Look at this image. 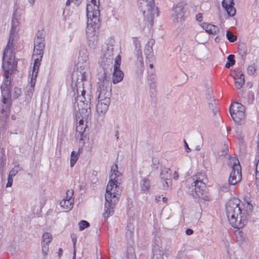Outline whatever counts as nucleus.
<instances>
[{"instance_id": "f257e3e1", "label": "nucleus", "mask_w": 259, "mask_h": 259, "mask_svg": "<svg viewBox=\"0 0 259 259\" xmlns=\"http://www.w3.org/2000/svg\"><path fill=\"white\" fill-rule=\"evenodd\" d=\"M90 75L89 63L86 61L79 65L77 70L73 72L72 75L73 81H75V87L78 94L81 95L77 97L78 110L82 114L83 118L88 117L91 114V103L92 96L91 91L87 92L84 90V83Z\"/></svg>"}, {"instance_id": "f03ea898", "label": "nucleus", "mask_w": 259, "mask_h": 259, "mask_svg": "<svg viewBox=\"0 0 259 259\" xmlns=\"http://www.w3.org/2000/svg\"><path fill=\"white\" fill-rule=\"evenodd\" d=\"M122 175L118 170V166L116 164L113 165L111 168L110 180L106 187L105 198V203L103 217L105 219L108 218L114 213V208L118 202L119 197L121 189L120 185L121 183Z\"/></svg>"}, {"instance_id": "7ed1b4c3", "label": "nucleus", "mask_w": 259, "mask_h": 259, "mask_svg": "<svg viewBox=\"0 0 259 259\" xmlns=\"http://www.w3.org/2000/svg\"><path fill=\"white\" fill-rule=\"evenodd\" d=\"M242 209L240 206V200L234 198L229 200L226 206V215L230 225L234 228H242L246 224L253 206L247 202Z\"/></svg>"}, {"instance_id": "20e7f679", "label": "nucleus", "mask_w": 259, "mask_h": 259, "mask_svg": "<svg viewBox=\"0 0 259 259\" xmlns=\"http://www.w3.org/2000/svg\"><path fill=\"white\" fill-rule=\"evenodd\" d=\"M11 43L9 42L3 54L2 68L4 71V81L1 89H10L11 81L9 79L15 66V55L14 52L10 49Z\"/></svg>"}, {"instance_id": "39448f33", "label": "nucleus", "mask_w": 259, "mask_h": 259, "mask_svg": "<svg viewBox=\"0 0 259 259\" xmlns=\"http://www.w3.org/2000/svg\"><path fill=\"white\" fill-rule=\"evenodd\" d=\"M87 16L88 18L86 30H97L100 27L99 0H87Z\"/></svg>"}, {"instance_id": "423d86ee", "label": "nucleus", "mask_w": 259, "mask_h": 259, "mask_svg": "<svg viewBox=\"0 0 259 259\" xmlns=\"http://www.w3.org/2000/svg\"><path fill=\"white\" fill-rule=\"evenodd\" d=\"M154 0H138V5L140 11L142 12L145 19L151 25L154 22L155 15L158 14V9L155 7Z\"/></svg>"}, {"instance_id": "0eeeda50", "label": "nucleus", "mask_w": 259, "mask_h": 259, "mask_svg": "<svg viewBox=\"0 0 259 259\" xmlns=\"http://www.w3.org/2000/svg\"><path fill=\"white\" fill-rule=\"evenodd\" d=\"M45 39L42 32L38 31L34 39V50L32 58L34 60V68H39L40 65L45 49Z\"/></svg>"}, {"instance_id": "6e6552de", "label": "nucleus", "mask_w": 259, "mask_h": 259, "mask_svg": "<svg viewBox=\"0 0 259 259\" xmlns=\"http://www.w3.org/2000/svg\"><path fill=\"white\" fill-rule=\"evenodd\" d=\"M193 180L194 185L192 186V190L191 194L194 197L201 198L204 200L208 201L209 197L205 191V184L201 180L197 179L196 176L195 177H193Z\"/></svg>"}, {"instance_id": "1a4fd4ad", "label": "nucleus", "mask_w": 259, "mask_h": 259, "mask_svg": "<svg viewBox=\"0 0 259 259\" xmlns=\"http://www.w3.org/2000/svg\"><path fill=\"white\" fill-rule=\"evenodd\" d=\"M229 178V184L230 185H235L240 182L242 178L241 167L238 159L234 158Z\"/></svg>"}, {"instance_id": "9d476101", "label": "nucleus", "mask_w": 259, "mask_h": 259, "mask_svg": "<svg viewBox=\"0 0 259 259\" xmlns=\"http://www.w3.org/2000/svg\"><path fill=\"white\" fill-rule=\"evenodd\" d=\"M111 88L110 86H105V84L99 85L97 91V94H98V101H105V100H108V102H111Z\"/></svg>"}, {"instance_id": "9b49d317", "label": "nucleus", "mask_w": 259, "mask_h": 259, "mask_svg": "<svg viewBox=\"0 0 259 259\" xmlns=\"http://www.w3.org/2000/svg\"><path fill=\"white\" fill-rule=\"evenodd\" d=\"M172 17L176 22L184 20L185 6L183 3H179L172 9Z\"/></svg>"}, {"instance_id": "f8f14e48", "label": "nucleus", "mask_w": 259, "mask_h": 259, "mask_svg": "<svg viewBox=\"0 0 259 259\" xmlns=\"http://www.w3.org/2000/svg\"><path fill=\"white\" fill-rule=\"evenodd\" d=\"M171 171L169 168L167 167L161 168L160 178L165 183V184H163L164 189L167 188L171 184Z\"/></svg>"}, {"instance_id": "ddd939ff", "label": "nucleus", "mask_w": 259, "mask_h": 259, "mask_svg": "<svg viewBox=\"0 0 259 259\" xmlns=\"http://www.w3.org/2000/svg\"><path fill=\"white\" fill-rule=\"evenodd\" d=\"M39 68H34V66H33V70L32 72V76L31 78V80L30 82V85L28 88L27 93L26 96H28L29 98H31L32 96L33 93L34 91V87L35 84L36 78L37 76V73L38 72Z\"/></svg>"}, {"instance_id": "4468645a", "label": "nucleus", "mask_w": 259, "mask_h": 259, "mask_svg": "<svg viewBox=\"0 0 259 259\" xmlns=\"http://www.w3.org/2000/svg\"><path fill=\"white\" fill-rule=\"evenodd\" d=\"M233 0H223L222 7L230 16H233L236 14V10L234 7Z\"/></svg>"}, {"instance_id": "2eb2a0df", "label": "nucleus", "mask_w": 259, "mask_h": 259, "mask_svg": "<svg viewBox=\"0 0 259 259\" xmlns=\"http://www.w3.org/2000/svg\"><path fill=\"white\" fill-rule=\"evenodd\" d=\"M155 40L153 39H150L146 44L145 49L144 50L145 55L146 56L147 59L148 60L149 62L152 61L153 59L152 46Z\"/></svg>"}, {"instance_id": "dca6fc26", "label": "nucleus", "mask_w": 259, "mask_h": 259, "mask_svg": "<svg viewBox=\"0 0 259 259\" xmlns=\"http://www.w3.org/2000/svg\"><path fill=\"white\" fill-rule=\"evenodd\" d=\"M105 101H98L96 104V111L99 114H104L108 109L110 102Z\"/></svg>"}, {"instance_id": "f3484780", "label": "nucleus", "mask_w": 259, "mask_h": 259, "mask_svg": "<svg viewBox=\"0 0 259 259\" xmlns=\"http://www.w3.org/2000/svg\"><path fill=\"white\" fill-rule=\"evenodd\" d=\"M141 187V191L143 193H147L150 189V176L143 178L140 183Z\"/></svg>"}, {"instance_id": "a211bd4d", "label": "nucleus", "mask_w": 259, "mask_h": 259, "mask_svg": "<svg viewBox=\"0 0 259 259\" xmlns=\"http://www.w3.org/2000/svg\"><path fill=\"white\" fill-rule=\"evenodd\" d=\"M230 113L234 121L237 123L240 122L244 117V112L241 110L240 111L236 110H236L233 108H230Z\"/></svg>"}, {"instance_id": "6ab92c4d", "label": "nucleus", "mask_w": 259, "mask_h": 259, "mask_svg": "<svg viewBox=\"0 0 259 259\" xmlns=\"http://www.w3.org/2000/svg\"><path fill=\"white\" fill-rule=\"evenodd\" d=\"M113 58H105L103 57L99 63L102 67L103 70L108 71V70H111L112 64L113 63Z\"/></svg>"}, {"instance_id": "aec40b11", "label": "nucleus", "mask_w": 259, "mask_h": 259, "mask_svg": "<svg viewBox=\"0 0 259 259\" xmlns=\"http://www.w3.org/2000/svg\"><path fill=\"white\" fill-rule=\"evenodd\" d=\"M98 79L100 85H104L105 86H109V80L108 79L109 76L108 75V71L103 70V71L100 72L98 74Z\"/></svg>"}, {"instance_id": "412c9836", "label": "nucleus", "mask_w": 259, "mask_h": 259, "mask_svg": "<svg viewBox=\"0 0 259 259\" xmlns=\"http://www.w3.org/2000/svg\"><path fill=\"white\" fill-rule=\"evenodd\" d=\"M124 74L120 68H113L112 82L114 84L120 82L123 78Z\"/></svg>"}, {"instance_id": "4be33fe9", "label": "nucleus", "mask_w": 259, "mask_h": 259, "mask_svg": "<svg viewBox=\"0 0 259 259\" xmlns=\"http://www.w3.org/2000/svg\"><path fill=\"white\" fill-rule=\"evenodd\" d=\"M12 28H11V29L10 31V35H9V38L8 41L7 45L8 44L9 42L11 43L12 45H11V46H10V49L11 51H13V40H14V39L15 37V31H16V27H17V24L15 23V21L14 19H13L12 21Z\"/></svg>"}, {"instance_id": "5701e85b", "label": "nucleus", "mask_w": 259, "mask_h": 259, "mask_svg": "<svg viewBox=\"0 0 259 259\" xmlns=\"http://www.w3.org/2000/svg\"><path fill=\"white\" fill-rule=\"evenodd\" d=\"M74 199H68L64 198L62 200L60 204V206L67 211L71 210L73 207Z\"/></svg>"}, {"instance_id": "b1692460", "label": "nucleus", "mask_w": 259, "mask_h": 259, "mask_svg": "<svg viewBox=\"0 0 259 259\" xmlns=\"http://www.w3.org/2000/svg\"><path fill=\"white\" fill-rule=\"evenodd\" d=\"M201 25L203 29L210 34H215L218 31L217 27L211 24L203 23V24Z\"/></svg>"}, {"instance_id": "393cba45", "label": "nucleus", "mask_w": 259, "mask_h": 259, "mask_svg": "<svg viewBox=\"0 0 259 259\" xmlns=\"http://www.w3.org/2000/svg\"><path fill=\"white\" fill-rule=\"evenodd\" d=\"M111 44H106L104 50L103 57L105 58H113V45Z\"/></svg>"}, {"instance_id": "a878e982", "label": "nucleus", "mask_w": 259, "mask_h": 259, "mask_svg": "<svg viewBox=\"0 0 259 259\" xmlns=\"http://www.w3.org/2000/svg\"><path fill=\"white\" fill-rule=\"evenodd\" d=\"M10 89H1L2 102L7 104L11 98Z\"/></svg>"}, {"instance_id": "bb28decb", "label": "nucleus", "mask_w": 259, "mask_h": 259, "mask_svg": "<svg viewBox=\"0 0 259 259\" xmlns=\"http://www.w3.org/2000/svg\"><path fill=\"white\" fill-rule=\"evenodd\" d=\"M151 259H164L163 252L159 250L158 246L153 248V256Z\"/></svg>"}, {"instance_id": "cd10ccee", "label": "nucleus", "mask_w": 259, "mask_h": 259, "mask_svg": "<svg viewBox=\"0 0 259 259\" xmlns=\"http://www.w3.org/2000/svg\"><path fill=\"white\" fill-rule=\"evenodd\" d=\"M85 127L82 125H77L76 127L75 137L76 139H79V141L82 140V136L85 132Z\"/></svg>"}, {"instance_id": "c85d7f7f", "label": "nucleus", "mask_w": 259, "mask_h": 259, "mask_svg": "<svg viewBox=\"0 0 259 259\" xmlns=\"http://www.w3.org/2000/svg\"><path fill=\"white\" fill-rule=\"evenodd\" d=\"M209 108L211 109L212 112L213 113V115H215L217 112L218 111V101L213 100L211 101V102H209Z\"/></svg>"}, {"instance_id": "c756f323", "label": "nucleus", "mask_w": 259, "mask_h": 259, "mask_svg": "<svg viewBox=\"0 0 259 259\" xmlns=\"http://www.w3.org/2000/svg\"><path fill=\"white\" fill-rule=\"evenodd\" d=\"M52 239V235L48 232L44 233L42 235L41 243L50 244Z\"/></svg>"}, {"instance_id": "7c9ffc66", "label": "nucleus", "mask_w": 259, "mask_h": 259, "mask_svg": "<svg viewBox=\"0 0 259 259\" xmlns=\"http://www.w3.org/2000/svg\"><path fill=\"white\" fill-rule=\"evenodd\" d=\"M247 49L244 44H239L238 46V53L242 57H245L247 54Z\"/></svg>"}, {"instance_id": "2f4dec72", "label": "nucleus", "mask_w": 259, "mask_h": 259, "mask_svg": "<svg viewBox=\"0 0 259 259\" xmlns=\"http://www.w3.org/2000/svg\"><path fill=\"white\" fill-rule=\"evenodd\" d=\"M22 170V167L19 165H16L10 171L9 176L11 177H15L17 173Z\"/></svg>"}, {"instance_id": "473e14b6", "label": "nucleus", "mask_w": 259, "mask_h": 259, "mask_svg": "<svg viewBox=\"0 0 259 259\" xmlns=\"http://www.w3.org/2000/svg\"><path fill=\"white\" fill-rule=\"evenodd\" d=\"M150 86V96L152 99H155L156 96V90L155 83H149Z\"/></svg>"}, {"instance_id": "72a5a7b5", "label": "nucleus", "mask_w": 259, "mask_h": 259, "mask_svg": "<svg viewBox=\"0 0 259 259\" xmlns=\"http://www.w3.org/2000/svg\"><path fill=\"white\" fill-rule=\"evenodd\" d=\"M78 158V154L74 151H72L70 158V166L73 167Z\"/></svg>"}, {"instance_id": "f704fd0d", "label": "nucleus", "mask_w": 259, "mask_h": 259, "mask_svg": "<svg viewBox=\"0 0 259 259\" xmlns=\"http://www.w3.org/2000/svg\"><path fill=\"white\" fill-rule=\"evenodd\" d=\"M41 244V251L42 253L44 256V259H46L47 255L48 254V251L49 250V244Z\"/></svg>"}, {"instance_id": "c9c22d12", "label": "nucleus", "mask_w": 259, "mask_h": 259, "mask_svg": "<svg viewBox=\"0 0 259 259\" xmlns=\"http://www.w3.org/2000/svg\"><path fill=\"white\" fill-rule=\"evenodd\" d=\"M21 89L19 88H15L12 92V96L14 99H17L21 94Z\"/></svg>"}, {"instance_id": "e433bc0d", "label": "nucleus", "mask_w": 259, "mask_h": 259, "mask_svg": "<svg viewBox=\"0 0 259 259\" xmlns=\"http://www.w3.org/2000/svg\"><path fill=\"white\" fill-rule=\"evenodd\" d=\"M80 231H82L90 226V223L84 220H81L78 223Z\"/></svg>"}, {"instance_id": "4c0bfd02", "label": "nucleus", "mask_w": 259, "mask_h": 259, "mask_svg": "<svg viewBox=\"0 0 259 259\" xmlns=\"http://www.w3.org/2000/svg\"><path fill=\"white\" fill-rule=\"evenodd\" d=\"M245 80H244V76L240 78L238 80H237L235 82V85L238 89H240L243 85L244 84Z\"/></svg>"}, {"instance_id": "58836bf2", "label": "nucleus", "mask_w": 259, "mask_h": 259, "mask_svg": "<svg viewBox=\"0 0 259 259\" xmlns=\"http://www.w3.org/2000/svg\"><path fill=\"white\" fill-rule=\"evenodd\" d=\"M230 108H233L236 110V111L238 110V111H240V110H241L242 111L244 112L245 110L244 106L238 102H236L234 104L231 106Z\"/></svg>"}, {"instance_id": "ea45409f", "label": "nucleus", "mask_w": 259, "mask_h": 259, "mask_svg": "<svg viewBox=\"0 0 259 259\" xmlns=\"http://www.w3.org/2000/svg\"><path fill=\"white\" fill-rule=\"evenodd\" d=\"M226 37L230 42H233L237 39V37L233 33L229 31H227Z\"/></svg>"}, {"instance_id": "a19ab883", "label": "nucleus", "mask_w": 259, "mask_h": 259, "mask_svg": "<svg viewBox=\"0 0 259 259\" xmlns=\"http://www.w3.org/2000/svg\"><path fill=\"white\" fill-rule=\"evenodd\" d=\"M121 63V57L120 55H118L115 59V63L114 65V68H120Z\"/></svg>"}, {"instance_id": "79ce46f5", "label": "nucleus", "mask_w": 259, "mask_h": 259, "mask_svg": "<svg viewBox=\"0 0 259 259\" xmlns=\"http://www.w3.org/2000/svg\"><path fill=\"white\" fill-rule=\"evenodd\" d=\"M247 102L248 104H252L254 100V95L252 92H249L247 95Z\"/></svg>"}, {"instance_id": "37998d69", "label": "nucleus", "mask_w": 259, "mask_h": 259, "mask_svg": "<svg viewBox=\"0 0 259 259\" xmlns=\"http://www.w3.org/2000/svg\"><path fill=\"white\" fill-rule=\"evenodd\" d=\"M256 71V67L254 64L250 65L247 68V73L249 75H253Z\"/></svg>"}, {"instance_id": "c03bdc74", "label": "nucleus", "mask_w": 259, "mask_h": 259, "mask_svg": "<svg viewBox=\"0 0 259 259\" xmlns=\"http://www.w3.org/2000/svg\"><path fill=\"white\" fill-rule=\"evenodd\" d=\"M148 83H155L156 76L153 72H151L148 77Z\"/></svg>"}, {"instance_id": "a18cd8bd", "label": "nucleus", "mask_w": 259, "mask_h": 259, "mask_svg": "<svg viewBox=\"0 0 259 259\" xmlns=\"http://www.w3.org/2000/svg\"><path fill=\"white\" fill-rule=\"evenodd\" d=\"M235 56L234 55L231 54L229 55L227 57V60L228 62L232 64V65H234L235 63V60L234 59Z\"/></svg>"}, {"instance_id": "49530a36", "label": "nucleus", "mask_w": 259, "mask_h": 259, "mask_svg": "<svg viewBox=\"0 0 259 259\" xmlns=\"http://www.w3.org/2000/svg\"><path fill=\"white\" fill-rule=\"evenodd\" d=\"M73 195V190H68L66 192V197L65 198L68 199H74L72 198Z\"/></svg>"}, {"instance_id": "de8ad7c7", "label": "nucleus", "mask_w": 259, "mask_h": 259, "mask_svg": "<svg viewBox=\"0 0 259 259\" xmlns=\"http://www.w3.org/2000/svg\"><path fill=\"white\" fill-rule=\"evenodd\" d=\"M244 74L241 72L235 73V75L233 76V78L236 80H238L240 78L244 77Z\"/></svg>"}, {"instance_id": "09e8293b", "label": "nucleus", "mask_w": 259, "mask_h": 259, "mask_svg": "<svg viewBox=\"0 0 259 259\" xmlns=\"http://www.w3.org/2000/svg\"><path fill=\"white\" fill-rule=\"evenodd\" d=\"M220 189L223 192H228L230 190L229 184L221 186Z\"/></svg>"}, {"instance_id": "8fccbe9b", "label": "nucleus", "mask_w": 259, "mask_h": 259, "mask_svg": "<svg viewBox=\"0 0 259 259\" xmlns=\"http://www.w3.org/2000/svg\"><path fill=\"white\" fill-rule=\"evenodd\" d=\"M13 182V178L8 176V182L6 184V187H11Z\"/></svg>"}, {"instance_id": "3c124183", "label": "nucleus", "mask_w": 259, "mask_h": 259, "mask_svg": "<svg viewBox=\"0 0 259 259\" xmlns=\"http://www.w3.org/2000/svg\"><path fill=\"white\" fill-rule=\"evenodd\" d=\"M78 114H79L80 115V116L82 117V118H81V119H80L79 120V122H78V124H77V125H82V126H84V124H83V120H84V119H87V118H88V117H87V118H83V117H82V114H80V113H79V111H78Z\"/></svg>"}, {"instance_id": "603ef678", "label": "nucleus", "mask_w": 259, "mask_h": 259, "mask_svg": "<svg viewBox=\"0 0 259 259\" xmlns=\"http://www.w3.org/2000/svg\"><path fill=\"white\" fill-rule=\"evenodd\" d=\"M196 19L197 21H199V22H201L202 20V15L201 13H198L196 15Z\"/></svg>"}, {"instance_id": "864d4df0", "label": "nucleus", "mask_w": 259, "mask_h": 259, "mask_svg": "<svg viewBox=\"0 0 259 259\" xmlns=\"http://www.w3.org/2000/svg\"><path fill=\"white\" fill-rule=\"evenodd\" d=\"M184 144H185L184 147H185V149L186 151L187 152H188V153L190 152L191 151V149L189 147L188 144L186 142V140H184Z\"/></svg>"}, {"instance_id": "5fc2aeb1", "label": "nucleus", "mask_w": 259, "mask_h": 259, "mask_svg": "<svg viewBox=\"0 0 259 259\" xmlns=\"http://www.w3.org/2000/svg\"><path fill=\"white\" fill-rule=\"evenodd\" d=\"M4 158L3 156L0 157V168H3L4 167Z\"/></svg>"}, {"instance_id": "6e6d98bb", "label": "nucleus", "mask_w": 259, "mask_h": 259, "mask_svg": "<svg viewBox=\"0 0 259 259\" xmlns=\"http://www.w3.org/2000/svg\"><path fill=\"white\" fill-rule=\"evenodd\" d=\"M193 233V231L191 229H187L186 230V234L187 235H192Z\"/></svg>"}, {"instance_id": "4d7b16f0", "label": "nucleus", "mask_w": 259, "mask_h": 259, "mask_svg": "<svg viewBox=\"0 0 259 259\" xmlns=\"http://www.w3.org/2000/svg\"><path fill=\"white\" fill-rule=\"evenodd\" d=\"M179 176L178 173L175 171L174 174L173 179L175 180H177L179 179Z\"/></svg>"}, {"instance_id": "13d9d810", "label": "nucleus", "mask_w": 259, "mask_h": 259, "mask_svg": "<svg viewBox=\"0 0 259 259\" xmlns=\"http://www.w3.org/2000/svg\"><path fill=\"white\" fill-rule=\"evenodd\" d=\"M135 45L136 48L137 49L138 48H140V44L138 40H135L134 41Z\"/></svg>"}, {"instance_id": "bf43d9fd", "label": "nucleus", "mask_w": 259, "mask_h": 259, "mask_svg": "<svg viewBox=\"0 0 259 259\" xmlns=\"http://www.w3.org/2000/svg\"><path fill=\"white\" fill-rule=\"evenodd\" d=\"M62 253H63L62 249V248H59V251H58V253H59L58 256H59V257H60L62 256Z\"/></svg>"}, {"instance_id": "052dcab7", "label": "nucleus", "mask_w": 259, "mask_h": 259, "mask_svg": "<svg viewBox=\"0 0 259 259\" xmlns=\"http://www.w3.org/2000/svg\"><path fill=\"white\" fill-rule=\"evenodd\" d=\"M233 65L229 63V62H227L225 64V67L227 68H229L230 67L232 66Z\"/></svg>"}, {"instance_id": "680f3d73", "label": "nucleus", "mask_w": 259, "mask_h": 259, "mask_svg": "<svg viewBox=\"0 0 259 259\" xmlns=\"http://www.w3.org/2000/svg\"><path fill=\"white\" fill-rule=\"evenodd\" d=\"M115 137L116 138V139H118L119 138V132L118 131H116L115 132Z\"/></svg>"}, {"instance_id": "e2e57ef3", "label": "nucleus", "mask_w": 259, "mask_h": 259, "mask_svg": "<svg viewBox=\"0 0 259 259\" xmlns=\"http://www.w3.org/2000/svg\"><path fill=\"white\" fill-rule=\"evenodd\" d=\"M162 200H163V201L164 202V203H166L167 201V198H166V197H163L162 198Z\"/></svg>"}, {"instance_id": "0e129e2a", "label": "nucleus", "mask_w": 259, "mask_h": 259, "mask_svg": "<svg viewBox=\"0 0 259 259\" xmlns=\"http://www.w3.org/2000/svg\"><path fill=\"white\" fill-rule=\"evenodd\" d=\"M35 0H28L29 3L31 5H33L34 3Z\"/></svg>"}, {"instance_id": "69168bd1", "label": "nucleus", "mask_w": 259, "mask_h": 259, "mask_svg": "<svg viewBox=\"0 0 259 259\" xmlns=\"http://www.w3.org/2000/svg\"><path fill=\"white\" fill-rule=\"evenodd\" d=\"M195 149L197 150V151H199L200 149V147L199 146H197L196 147H195Z\"/></svg>"}, {"instance_id": "338daca9", "label": "nucleus", "mask_w": 259, "mask_h": 259, "mask_svg": "<svg viewBox=\"0 0 259 259\" xmlns=\"http://www.w3.org/2000/svg\"><path fill=\"white\" fill-rule=\"evenodd\" d=\"M149 67L151 69H152L153 68V64H149Z\"/></svg>"}, {"instance_id": "774afa93", "label": "nucleus", "mask_w": 259, "mask_h": 259, "mask_svg": "<svg viewBox=\"0 0 259 259\" xmlns=\"http://www.w3.org/2000/svg\"><path fill=\"white\" fill-rule=\"evenodd\" d=\"M137 52H138V54H139V53H140V54H141V53H142V52H141V51L140 49H139V50H137Z\"/></svg>"}]
</instances>
